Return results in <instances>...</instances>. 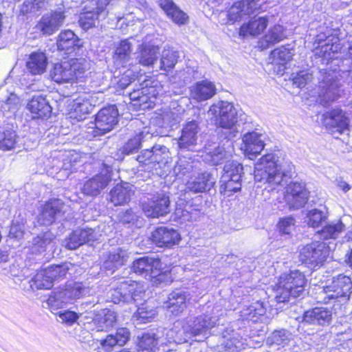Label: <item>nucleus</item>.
Instances as JSON below:
<instances>
[{"label": "nucleus", "instance_id": "obj_1", "mask_svg": "<svg viewBox=\"0 0 352 352\" xmlns=\"http://www.w3.org/2000/svg\"><path fill=\"white\" fill-rule=\"evenodd\" d=\"M294 173L289 160L280 159L275 153L264 155L254 164V179L267 184L273 189L287 184Z\"/></svg>", "mask_w": 352, "mask_h": 352}, {"label": "nucleus", "instance_id": "obj_2", "mask_svg": "<svg viewBox=\"0 0 352 352\" xmlns=\"http://www.w3.org/2000/svg\"><path fill=\"white\" fill-rule=\"evenodd\" d=\"M214 125L221 128L230 138L235 137L239 127V117L237 109L227 101H219L212 104L208 111Z\"/></svg>", "mask_w": 352, "mask_h": 352}, {"label": "nucleus", "instance_id": "obj_3", "mask_svg": "<svg viewBox=\"0 0 352 352\" xmlns=\"http://www.w3.org/2000/svg\"><path fill=\"white\" fill-rule=\"evenodd\" d=\"M305 284V276L298 270L281 275L275 289L276 301L284 302L290 297L300 296L304 292Z\"/></svg>", "mask_w": 352, "mask_h": 352}, {"label": "nucleus", "instance_id": "obj_4", "mask_svg": "<svg viewBox=\"0 0 352 352\" xmlns=\"http://www.w3.org/2000/svg\"><path fill=\"white\" fill-rule=\"evenodd\" d=\"M322 76L318 88V100L322 106H329L343 94L342 81L336 72H320Z\"/></svg>", "mask_w": 352, "mask_h": 352}, {"label": "nucleus", "instance_id": "obj_5", "mask_svg": "<svg viewBox=\"0 0 352 352\" xmlns=\"http://www.w3.org/2000/svg\"><path fill=\"white\" fill-rule=\"evenodd\" d=\"M334 246V244H332ZM334 247L325 241H314L303 246L299 252V260L308 267L315 270L323 265Z\"/></svg>", "mask_w": 352, "mask_h": 352}, {"label": "nucleus", "instance_id": "obj_6", "mask_svg": "<svg viewBox=\"0 0 352 352\" xmlns=\"http://www.w3.org/2000/svg\"><path fill=\"white\" fill-rule=\"evenodd\" d=\"M86 69L84 58H72L56 63L50 72L52 79L59 84L74 82Z\"/></svg>", "mask_w": 352, "mask_h": 352}, {"label": "nucleus", "instance_id": "obj_7", "mask_svg": "<svg viewBox=\"0 0 352 352\" xmlns=\"http://www.w3.org/2000/svg\"><path fill=\"white\" fill-rule=\"evenodd\" d=\"M118 111L115 106L102 109L96 116L94 122L87 128V138L102 135L110 131L118 123Z\"/></svg>", "mask_w": 352, "mask_h": 352}, {"label": "nucleus", "instance_id": "obj_8", "mask_svg": "<svg viewBox=\"0 0 352 352\" xmlns=\"http://www.w3.org/2000/svg\"><path fill=\"white\" fill-rule=\"evenodd\" d=\"M70 265V263H63L52 265L38 271L31 280V287L36 289H51L55 282L65 277Z\"/></svg>", "mask_w": 352, "mask_h": 352}, {"label": "nucleus", "instance_id": "obj_9", "mask_svg": "<svg viewBox=\"0 0 352 352\" xmlns=\"http://www.w3.org/2000/svg\"><path fill=\"white\" fill-rule=\"evenodd\" d=\"M243 170V166L236 161L231 160L226 162L221 179V193L230 197L233 192L241 190Z\"/></svg>", "mask_w": 352, "mask_h": 352}, {"label": "nucleus", "instance_id": "obj_10", "mask_svg": "<svg viewBox=\"0 0 352 352\" xmlns=\"http://www.w3.org/2000/svg\"><path fill=\"white\" fill-rule=\"evenodd\" d=\"M352 289V282L349 277L339 274L333 278L331 283L320 288L317 297L319 302L328 303L329 300L338 298H348Z\"/></svg>", "mask_w": 352, "mask_h": 352}, {"label": "nucleus", "instance_id": "obj_11", "mask_svg": "<svg viewBox=\"0 0 352 352\" xmlns=\"http://www.w3.org/2000/svg\"><path fill=\"white\" fill-rule=\"evenodd\" d=\"M169 158L168 148L162 144H155L151 149L142 151L137 160L142 166H146V170L151 171L157 164L167 163Z\"/></svg>", "mask_w": 352, "mask_h": 352}, {"label": "nucleus", "instance_id": "obj_12", "mask_svg": "<svg viewBox=\"0 0 352 352\" xmlns=\"http://www.w3.org/2000/svg\"><path fill=\"white\" fill-rule=\"evenodd\" d=\"M183 111L182 108L176 102H172L170 106L155 112L153 122L160 127H173L181 121Z\"/></svg>", "mask_w": 352, "mask_h": 352}, {"label": "nucleus", "instance_id": "obj_13", "mask_svg": "<svg viewBox=\"0 0 352 352\" xmlns=\"http://www.w3.org/2000/svg\"><path fill=\"white\" fill-rule=\"evenodd\" d=\"M144 213L148 217L157 218L165 216L170 212V200L165 194H158L151 199L144 201L142 204Z\"/></svg>", "mask_w": 352, "mask_h": 352}, {"label": "nucleus", "instance_id": "obj_14", "mask_svg": "<svg viewBox=\"0 0 352 352\" xmlns=\"http://www.w3.org/2000/svg\"><path fill=\"white\" fill-rule=\"evenodd\" d=\"M111 167H104L99 174L87 180L81 188L82 192L89 196H97L108 185L111 179Z\"/></svg>", "mask_w": 352, "mask_h": 352}, {"label": "nucleus", "instance_id": "obj_15", "mask_svg": "<svg viewBox=\"0 0 352 352\" xmlns=\"http://www.w3.org/2000/svg\"><path fill=\"white\" fill-rule=\"evenodd\" d=\"M263 0H242L235 2L228 11V18L234 23L261 8Z\"/></svg>", "mask_w": 352, "mask_h": 352}, {"label": "nucleus", "instance_id": "obj_16", "mask_svg": "<svg viewBox=\"0 0 352 352\" xmlns=\"http://www.w3.org/2000/svg\"><path fill=\"white\" fill-rule=\"evenodd\" d=\"M309 194L304 183L292 182L287 187L285 199L290 207L299 208L307 204Z\"/></svg>", "mask_w": 352, "mask_h": 352}, {"label": "nucleus", "instance_id": "obj_17", "mask_svg": "<svg viewBox=\"0 0 352 352\" xmlns=\"http://www.w3.org/2000/svg\"><path fill=\"white\" fill-rule=\"evenodd\" d=\"M65 16L62 11H56L44 14L36 28L43 35H52L64 23Z\"/></svg>", "mask_w": 352, "mask_h": 352}, {"label": "nucleus", "instance_id": "obj_18", "mask_svg": "<svg viewBox=\"0 0 352 352\" xmlns=\"http://www.w3.org/2000/svg\"><path fill=\"white\" fill-rule=\"evenodd\" d=\"M316 43L319 45V47L315 50L316 55L327 59L333 58L334 54L341 49L338 38L334 36H326L325 34H318L316 36Z\"/></svg>", "mask_w": 352, "mask_h": 352}, {"label": "nucleus", "instance_id": "obj_19", "mask_svg": "<svg viewBox=\"0 0 352 352\" xmlns=\"http://www.w3.org/2000/svg\"><path fill=\"white\" fill-rule=\"evenodd\" d=\"M242 147L245 155L250 159L260 154L265 147V135L252 131L243 135Z\"/></svg>", "mask_w": 352, "mask_h": 352}, {"label": "nucleus", "instance_id": "obj_20", "mask_svg": "<svg viewBox=\"0 0 352 352\" xmlns=\"http://www.w3.org/2000/svg\"><path fill=\"white\" fill-rule=\"evenodd\" d=\"M151 239L153 242L159 247H170L178 243L181 238L176 230L160 227L153 232Z\"/></svg>", "mask_w": 352, "mask_h": 352}, {"label": "nucleus", "instance_id": "obj_21", "mask_svg": "<svg viewBox=\"0 0 352 352\" xmlns=\"http://www.w3.org/2000/svg\"><path fill=\"white\" fill-rule=\"evenodd\" d=\"M234 153L233 142L228 139L221 146L215 148L212 151L208 152L205 160L212 165H218L230 161L229 159L232 157Z\"/></svg>", "mask_w": 352, "mask_h": 352}, {"label": "nucleus", "instance_id": "obj_22", "mask_svg": "<svg viewBox=\"0 0 352 352\" xmlns=\"http://www.w3.org/2000/svg\"><path fill=\"white\" fill-rule=\"evenodd\" d=\"M97 104V99L94 94H84L75 100L72 112V117L78 121L83 120L89 114L94 107Z\"/></svg>", "mask_w": 352, "mask_h": 352}, {"label": "nucleus", "instance_id": "obj_23", "mask_svg": "<svg viewBox=\"0 0 352 352\" xmlns=\"http://www.w3.org/2000/svg\"><path fill=\"white\" fill-rule=\"evenodd\" d=\"M214 184L212 175L204 172L191 176L186 184V188L188 191L198 193L210 190Z\"/></svg>", "mask_w": 352, "mask_h": 352}, {"label": "nucleus", "instance_id": "obj_24", "mask_svg": "<svg viewBox=\"0 0 352 352\" xmlns=\"http://www.w3.org/2000/svg\"><path fill=\"white\" fill-rule=\"evenodd\" d=\"M162 263L157 258L144 256L135 260L133 263L132 270L135 274L150 278L153 273L157 272V267H161Z\"/></svg>", "mask_w": 352, "mask_h": 352}, {"label": "nucleus", "instance_id": "obj_25", "mask_svg": "<svg viewBox=\"0 0 352 352\" xmlns=\"http://www.w3.org/2000/svg\"><path fill=\"white\" fill-rule=\"evenodd\" d=\"M87 314L85 318H92V323L96 326L98 331H107L116 322V313L110 309H102L96 314L91 311Z\"/></svg>", "mask_w": 352, "mask_h": 352}, {"label": "nucleus", "instance_id": "obj_26", "mask_svg": "<svg viewBox=\"0 0 352 352\" xmlns=\"http://www.w3.org/2000/svg\"><path fill=\"white\" fill-rule=\"evenodd\" d=\"M323 123L329 129H336L340 133L347 129L349 119L340 109H335L323 114Z\"/></svg>", "mask_w": 352, "mask_h": 352}, {"label": "nucleus", "instance_id": "obj_27", "mask_svg": "<svg viewBox=\"0 0 352 352\" xmlns=\"http://www.w3.org/2000/svg\"><path fill=\"white\" fill-rule=\"evenodd\" d=\"M58 159H53L54 166L52 168L55 170H69L71 172L77 169L80 162V155L74 151L60 153L56 156Z\"/></svg>", "mask_w": 352, "mask_h": 352}, {"label": "nucleus", "instance_id": "obj_28", "mask_svg": "<svg viewBox=\"0 0 352 352\" xmlns=\"http://www.w3.org/2000/svg\"><path fill=\"white\" fill-rule=\"evenodd\" d=\"M199 131V128L196 121L186 122L181 131V136L178 140L179 147L190 149L191 146L197 144Z\"/></svg>", "mask_w": 352, "mask_h": 352}, {"label": "nucleus", "instance_id": "obj_29", "mask_svg": "<svg viewBox=\"0 0 352 352\" xmlns=\"http://www.w3.org/2000/svg\"><path fill=\"white\" fill-rule=\"evenodd\" d=\"M133 43L130 39L121 41L116 46L113 55V61L118 69L125 68L130 65Z\"/></svg>", "mask_w": 352, "mask_h": 352}, {"label": "nucleus", "instance_id": "obj_30", "mask_svg": "<svg viewBox=\"0 0 352 352\" xmlns=\"http://www.w3.org/2000/svg\"><path fill=\"white\" fill-rule=\"evenodd\" d=\"M57 47L60 51L70 54L82 46L80 39L71 30L62 31L57 38Z\"/></svg>", "mask_w": 352, "mask_h": 352}, {"label": "nucleus", "instance_id": "obj_31", "mask_svg": "<svg viewBox=\"0 0 352 352\" xmlns=\"http://www.w3.org/2000/svg\"><path fill=\"white\" fill-rule=\"evenodd\" d=\"M63 204L60 199H54L47 202L43 207L41 213L38 217L41 225L48 226L52 224L56 216L60 213Z\"/></svg>", "mask_w": 352, "mask_h": 352}, {"label": "nucleus", "instance_id": "obj_32", "mask_svg": "<svg viewBox=\"0 0 352 352\" xmlns=\"http://www.w3.org/2000/svg\"><path fill=\"white\" fill-rule=\"evenodd\" d=\"M160 47L150 43H142L138 47L137 60L145 67L153 66L159 58Z\"/></svg>", "mask_w": 352, "mask_h": 352}, {"label": "nucleus", "instance_id": "obj_33", "mask_svg": "<svg viewBox=\"0 0 352 352\" xmlns=\"http://www.w3.org/2000/svg\"><path fill=\"white\" fill-rule=\"evenodd\" d=\"M27 109L33 114L34 118H47L52 113L49 102L42 96H33L28 103Z\"/></svg>", "mask_w": 352, "mask_h": 352}, {"label": "nucleus", "instance_id": "obj_34", "mask_svg": "<svg viewBox=\"0 0 352 352\" xmlns=\"http://www.w3.org/2000/svg\"><path fill=\"white\" fill-rule=\"evenodd\" d=\"M215 94V85L207 80L198 82L190 87L191 98L198 102L208 100Z\"/></svg>", "mask_w": 352, "mask_h": 352}, {"label": "nucleus", "instance_id": "obj_35", "mask_svg": "<svg viewBox=\"0 0 352 352\" xmlns=\"http://www.w3.org/2000/svg\"><path fill=\"white\" fill-rule=\"evenodd\" d=\"M47 66V58L45 53L34 52L30 54L26 61L28 71L32 75H41Z\"/></svg>", "mask_w": 352, "mask_h": 352}, {"label": "nucleus", "instance_id": "obj_36", "mask_svg": "<svg viewBox=\"0 0 352 352\" xmlns=\"http://www.w3.org/2000/svg\"><path fill=\"white\" fill-rule=\"evenodd\" d=\"M331 320V312L327 309L316 307L304 313L302 322L324 325Z\"/></svg>", "mask_w": 352, "mask_h": 352}, {"label": "nucleus", "instance_id": "obj_37", "mask_svg": "<svg viewBox=\"0 0 352 352\" xmlns=\"http://www.w3.org/2000/svg\"><path fill=\"white\" fill-rule=\"evenodd\" d=\"M188 295L183 292L175 291L169 294L166 308L173 315L178 316L186 308Z\"/></svg>", "mask_w": 352, "mask_h": 352}, {"label": "nucleus", "instance_id": "obj_38", "mask_svg": "<svg viewBox=\"0 0 352 352\" xmlns=\"http://www.w3.org/2000/svg\"><path fill=\"white\" fill-rule=\"evenodd\" d=\"M189 331H194L198 329L199 332L192 334V337L205 333L209 329L214 327L216 320L208 316H201L195 318L189 319L186 322Z\"/></svg>", "mask_w": 352, "mask_h": 352}, {"label": "nucleus", "instance_id": "obj_39", "mask_svg": "<svg viewBox=\"0 0 352 352\" xmlns=\"http://www.w3.org/2000/svg\"><path fill=\"white\" fill-rule=\"evenodd\" d=\"M293 54L292 50L284 46L272 52L270 58L272 59V63L277 67L276 72L278 74H282L284 72L286 64L292 60Z\"/></svg>", "mask_w": 352, "mask_h": 352}, {"label": "nucleus", "instance_id": "obj_40", "mask_svg": "<svg viewBox=\"0 0 352 352\" xmlns=\"http://www.w3.org/2000/svg\"><path fill=\"white\" fill-rule=\"evenodd\" d=\"M160 6L174 23L178 25L185 24L188 16L173 3L172 0H160Z\"/></svg>", "mask_w": 352, "mask_h": 352}, {"label": "nucleus", "instance_id": "obj_41", "mask_svg": "<svg viewBox=\"0 0 352 352\" xmlns=\"http://www.w3.org/2000/svg\"><path fill=\"white\" fill-rule=\"evenodd\" d=\"M286 37L285 30L280 25H275L269 29L266 34L260 41L261 47L264 50L280 42Z\"/></svg>", "mask_w": 352, "mask_h": 352}, {"label": "nucleus", "instance_id": "obj_42", "mask_svg": "<svg viewBox=\"0 0 352 352\" xmlns=\"http://www.w3.org/2000/svg\"><path fill=\"white\" fill-rule=\"evenodd\" d=\"M268 19L266 17L253 18L247 24H243L240 29V35L256 36L260 34L267 27Z\"/></svg>", "mask_w": 352, "mask_h": 352}, {"label": "nucleus", "instance_id": "obj_43", "mask_svg": "<svg viewBox=\"0 0 352 352\" xmlns=\"http://www.w3.org/2000/svg\"><path fill=\"white\" fill-rule=\"evenodd\" d=\"M127 257L126 251L117 248L104 257L102 267L107 270H113L124 265Z\"/></svg>", "mask_w": 352, "mask_h": 352}, {"label": "nucleus", "instance_id": "obj_44", "mask_svg": "<svg viewBox=\"0 0 352 352\" xmlns=\"http://www.w3.org/2000/svg\"><path fill=\"white\" fill-rule=\"evenodd\" d=\"M132 193L129 184H117L110 192V201L115 206L125 204L130 200Z\"/></svg>", "mask_w": 352, "mask_h": 352}, {"label": "nucleus", "instance_id": "obj_45", "mask_svg": "<svg viewBox=\"0 0 352 352\" xmlns=\"http://www.w3.org/2000/svg\"><path fill=\"white\" fill-rule=\"evenodd\" d=\"M105 15L102 4L98 5L94 11H85L80 13L79 16V24L83 30H89L95 26L96 22L100 16Z\"/></svg>", "mask_w": 352, "mask_h": 352}, {"label": "nucleus", "instance_id": "obj_46", "mask_svg": "<svg viewBox=\"0 0 352 352\" xmlns=\"http://www.w3.org/2000/svg\"><path fill=\"white\" fill-rule=\"evenodd\" d=\"M121 289H128L129 302L134 301L138 303L140 300H143L145 296V286L140 283L131 280H124Z\"/></svg>", "mask_w": 352, "mask_h": 352}, {"label": "nucleus", "instance_id": "obj_47", "mask_svg": "<svg viewBox=\"0 0 352 352\" xmlns=\"http://www.w3.org/2000/svg\"><path fill=\"white\" fill-rule=\"evenodd\" d=\"M266 309L263 303L261 301L252 302L249 306L244 307L241 311V316L245 320L256 322L259 317L263 316L265 313Z\"/></svg>", "mask_w": 352, "mask_h": 352}, {"label": "nucleus", "instance_id": "obj_48", "mask_svg": "<svg viewBox=\"0 0 352 352\" xmlns=\"http://www.w3.org/2000/svg\"><path fill=\"white\" fill-rule=\"evenodd\" d=\"M150 302L138 307L136 313L133 316V319L138 324L146 323L151 322L157 315V311L153 307L149 305Z\"/></svg>", "mask_w": 352, "mask_h": 352}, {"label": "nucleus", "instance_id": "obj_49", "mask_svg": "<svg viewBox=\"0 0 352 352\" xmlns=\"http://www.w3.org/2000/svg\"><path fill=\"white\" fill-rule=\"evenodd\" d=\"M153 134L149 131L148 128H144V130L136 135L133 138L130 139L124 146V152L126 154H129L138 150L141 144L145 141L151 139Z\"/></svg>", "mask_w": 352, "mask_h": 352}, {"label": "nucleus", "instance_id": "obj_50", "mask_svg": "<svg viewBox=\"0 0 352 352\" xmlns=\"http://www.w3.org/2000/svg\"><path fill=\"white\" fill-rule=\"evenodd\" d=\"M178 58V52L173 50L169 47L164 48L160 58V70L166 72L171 70L177 63Z\"/></svg>", "mask_w": 352, "mask_h": 352}, {"label": "nucleus", "instance_id": "obj_51", "mask_svg": "<svg viewBox=\"0 0 352 352\" xmlns=\"http://www.w3.org/2000/svg\"><path fill=\"white\" fill-rule=\"evenodd\" d=\"M344 230V225L341 221L332 223L324 226L320 231L318 232V235L321 239L328 240L330 239H336Z\"/></svg>", "mask_w": 352, "mask_h": 352}, {"label": "nucleus", "instance_id": "obj_52", "mask_svg": "<svg viewBox=\"0 0 352 352\" xmlns=\"http://www.w3.org/2000/svg\"><path fill=\"white\" fill-rule=\"evenodd\" d=\"M67 298L63 289L53 292L47 300L49 309L53 311L69 304V302Z\"/></svg>", "mask_w": 352, "mask_h": 352}, {"label": "nucleus", "instance_id": "obj_53", "mask_svg": "<svg viewBox=\"0 0 352 352\" xmlns=\"http://www.w3.org/2000/svg\"><path fill=\"white\" fill-rule=\"evenodd\" d=\"M63 290L69 303L74 300L80 298L87 292V289L81 283H69Z\"/></svg>", "mask_w": 352, "mask_h": 352}, {"label": "nucleus", "instance_id": "obj_54", "mask_svg": "<svg viewBox=\"0 0 352 352\" xmlns=\"http://www.w3.org/2000/svg\"><path fill=\"white\" fill-rule=\"evenodd\" d=\"M117 72L118 71L114 72V79L113 82L122 89L126 88L136 78V74L130 69H125L122 73V72H119L118 75L116 74Z\"/></svg>", "mask_w": 352, "mask_h": 352}, {"label": "nucleus", "instance_id": "obj_55", "mask_svg": "<svg viewBox=\"0 0 352 352\" xmlns=\"http://www.w3.org/2000/svg\"><path fill=\"white\" fill-rule=\"evenodd\" d=\"M160 338L154 333H144L140 338L138 346L142 350L153 351L157 347Z\"/></svg>", "mask_w": 352, "mask_h": 352}, {"label": "nucleus", "instance_id": "obj_56", "mask_svg": "<svg viewBox=\"0 0 352 352\" xmlns=\"http://www.w3.org/2000/svg\"><path fill=\"white\" fill-rule=\"evenodd\" d=\"M21 104V99L15 94L11 93L6 100L0 103L1 111L3 113L9 112L14 113L19 109Z\"/></svg>", "mask_w": 352, "mask_h": 352}, {"label": "nucleus", "instance_id": "obj_57", "mask_svg": "<svg viewBox=\"0 0 352 352\" xmlns=\"http://www.w3.org/2000/svg\"><path fill=\"white\" fill-rule=\"evenodd\" d=\"M52 234L50 232H45L42 235L36 237L33 241L32 250L35 253H41L45 251L47 246L52 241Z\"/></svg>", "mask_w": 352, "mask_h": 352}, {"label": "nucleus", "instance_id": "obj_58", "mask_svg": "<svg viewBox=\"0 0 352 352\" xmlns=\"http://www.w3.org/2000/svg\"><path fill=\"white\" fill-rule=\"evenodd\" d=\"M16 144V134L14 131H6L0 133V149L3 151L12 150Z\"/></svg>", "mask_w": 352, "mask_h": 352}, {"label": "nucleus", "instance_id": "obj_59", "mask_svg": "<svg viewBox=\"0 0 352 352\" xmlns=\"http://www.w3.org/2000/svg\"><path fill=\"white\" fill-rule=\"evenodd\" d=\"M327 219L326 213L318 209H312L307 214V222L308 226L317 228Z\"/></svg>", "mask_w": 352, "mask_h": 352}, {"label": "nucleus", "instance_id": "obj_60", "mask_svg": "<svg viewBox=\"0 0 352 352\" xmlns=\"http://www.w3.org/2000/svg\"><path fill=\"white\" fill-rule=\"evenodd\" d=\"M123 281L120 282L119 285L110 290V298L114 303H120L121 302H129V294H128V289H122Z\"/></svg>", "mask_w": 352, "mask_h": 352}, {"label": "nucleus", "instance_id": "obj_61", "mask_svg": "<svg viewBox=\"0 0 352 352\" xmlns=\"http://www.w3.org/2000/svg\"><path fill=\"white\" fill-rule=\"evenodd\" d=\"M192 169L193 166L190 160L184 157L179 158L177 162L173 168V172L177 176L179 177L190 173L192 171Z\"/></svg>", "mask_w": 352, "mask_h": 352}, {"label": "nucleus", "instance_id": "obj_62", "mask_svg": "<svg viewBox=\"0 0 352 352\" xmlns=\"http://www.w3.org/2000/svg\"><path fill=\"white\" fill-rule=\"evenodd\" d=\"M179 322V327L177 328V333L176 335V344H182L188 342V340L192 338V334L196 332H199L198 329L194 330V331H189L187 326L184 324L182 321H177Z\"/></svg>", "mask_w": 352, "mask_h": 352}, {"label": "nucleus", "instance_id": "obj_63", "mask_svg": "<svg viewBox=\"0 0 352 352\" xmlns=\"http://www.w3.org/2000/svg\"><path fill=\"white\" fill-rule=\"evenodd\" d=\"M313 79V72L310 69L302 70L298 72L293 78V82L298 87H305Z\"/></svg>", "mask_w": 352, "mask_h": 352}, {"label": "nucleus", "instance_id": "obj_64", "mask_svg": "<svg viewBox=\"0 0 352 352\" xmlns=\"http://www.w3.org/2000/svg\"><path fill=\"white\" fill-rule=\"evenodd\" d=\"M294 226L295 221L292 217L282 218L278 223V229L281 234H290L294 230Z\"/></svg>", "mask_w": 352, "mask_h": 352}]
</instances>
